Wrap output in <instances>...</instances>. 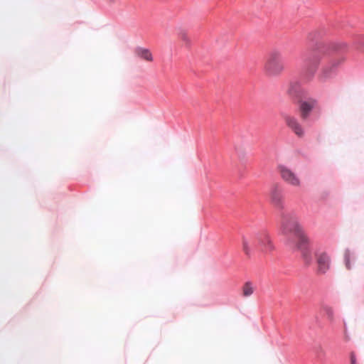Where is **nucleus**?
<instances>
[{"instance_id":"4468645a","label":"nucleus","mask_w":364,"mask_h":364,"mask_svg":"<svg viewBox=\"0 0 364 364\" xmlns=\"http://www.w3.org/2000/svg\"><path fill=\"white\" fill-rule=\"evenodd\" d=\"M242 250H243L244 253L248 257H250L252 255V246L250 245L249 240L245 237H242Z\"/></svg>"},{"instance_id":"ddd939ff","label":"nucleus","mask_w":364,"mask_h":364,"mask_svg":"<svg viewBox=\"0 0 364 364\" xmlns=\"http://www.w3.org/2000/svg\"><path fill=\"white\" fill-rule=\"evenodd\" d=\"M242 291V296L244 297H248L254 293L255 287H253V284L252 282H247L243 284Z\"/></svg>"},{"instance_id":"6ab92c4d","label":"nucleus","mask_w":364,"mask_h":364,"mask_svg":"<svg viewBox=\"0 0 364 364\" xmlns=\"http://www.w3.org/2000/svg\"><path fill=\"white\" fill-rule=\"evenodd\" d=\"M350 364H358L354 353H350Z\"/></svg>"},{"instance_id":"aec40b11","label":"nucleus","mask_w":364,"mask_h":364,"mask_svg":"<svg viewBox=\"0 0 364 364\" xmlns=\"http://www.w3.org/2000/svg\"><path fill=\"white\" fill-rule=\"evenodd\" d=\"M117 0H109V1L111 3V4H114L115 3Z\"/></svg>"},{"instance_id":"39448f33","label":"nucleus","mask_w":364,"mask_h":364,"mask_svg":"<svg viewBox=\"0 0 364 364\" xmlns=\"http://www.w3.org/2000/svg\"><path fill=\"white\" fill-rule=\"evenodd\" d=\"M317 272L318 274H326L331 267V257L325 252H319L316 254Z\"/></svg>"},{"instance_id":"2eb2a0df","label":"nucleus","mask_w":364,"mask_h":364,"mask_svg":"<svg viewBox=\"0 0 364 364\" xmlns=\"http://www.w3.org/2000/svg\"><path fill=\"white\" fill-rule=\"evenodd\" d=\"M344 261L346 269L350 270L353 269V263L355 262V258L349 251H346L344 255Z\"/></svg>"},{"instance_id":"f8f14e48","label":"nucleus","mask_w":364,"mask_h":364,"mask_svg":"<svg viewBox=\"0 0 364 364\" xmlns=\"http://www.w3.org/2000/svg\"><path fill=\"white\" fill-rule=\"evenodd\" d=\"M321 311L324 314V315L326 316L327 319L331 322L333 323L335 320V314H334V310L333 309L326 304H323L321 306Z\"/></svg>"},{"instance_id":"20e7f679","label":"nucleus","mask_w":364,"mask_h":364,"mask_svg":"<svg viewBox=\"0 0 364 364\" xmlns=\"http://www.w3.org/2000/svg\"><path fill=\"white\" fill-rule=\"evenodd\" d=\"M286 125L298 137L303 138L305 135V130L299 120L294 116L284 114L283 116Z\"/></svg>"},{"instance_id":"a211bd4d","label":"nucleus","mask_w":364,"mask_h":364,"mask_svg":"<svg viewBox=\"0 0 364 364\" xmlns=\"http://www.w3.org/2000/svg\"><path fill=\"white\" fill-rule=\"evenodd\" d=\"M348 47L347 44L346 43H338L335 45H333V49L335 50H343L346 49Z\"/></svg>"},{"instance_id":"1a4fd4ad","label":"nucleus","mask_w":364,"mask_h":364,"mask_svg":"<svg viewBox=\"0 0 364 364\" xmlns=\"http://www.w3.org/2000/svg\"><path fill=\"white\" fill-rule=\"evenodd\" d=\"M317 105V101L313 98H309L306 100H303L300 102L299 104V111L301 117L303 119H306L311 110L315 108Z\"/></svg>"},{"instance_id":"9b49d317","label":"nucleus","mask_w":364,"mask_h":364,"mask_svg":"<svg viewBox=\"0 0 364 364\" xmlns=\"http://www.w3.org/2000/svg\"><path fill=\"white\" fill-rule=\"evenodd\" d=\"M134 53L138 58L144 60L152 62L154 60L151 52L147 48L138 47L134 50Z\"/></svg>"},{"instance_id":"423d86ee","label":"nucleus","mask_w":364,"mask_h":364,"mask_svg":"<svg viewBox=\"0 0 364 364\" xmlns=\"http://www.w3.org/2000/svg\"><path fill=\"white\" fill-rule=\"evenodd\" d=\"M282 178L289 185L294 187H299L301 186V180L299 177L291 169L285 167H279Z\"/></svg>"},{"instance_id":"0eeeda50","label":"nucleus","mask_w":364,"mask_h":364,"mask_svg":"<svg viewBox=\"0 0 364 364\" xmlns=\"http://www.w3.org/2000/svg\"><path fill=\"white\" fill-rule=\"evenodd\" d=\"M271 203L279 209L284 208V197L282 195V189L277 184L272 186L269 193Z\"/></svg>"},{"instance_id":"9d476101","label":"nucleus","mask_w":364,"mask_h":364,"mask_svg":"<svg viewBox=\"0 0 364 364\" xmlns=\"http://www.w3.org/2000/svg\"><path fill=\"white\" fill-rule=\"evenodd\" d=\"M306 244V243H304V244L301 245V244H299V242H297L296 243L294 244V247H291V248L293 250L300 249L301 250V255H302V258H303L304 262L307 265H309L312 262V258H311L310 250L305 247Z\"/></svg>"},{"instance_id":"dca6fc26","label":"nucleus","mask_w":364,"mask_h":364,"mask_svg":"<svg viewBox=\"0 0 364 364\" xmlns=\"http://www.w3.org/2000/svg\"><path fill=\"white\" fill-rule=\"evenodd\" d=\"M178 37L185 46H190L191 41L186 31H179L178 33Z\"/></svg>"},{"instance_id":"6e6552de","label":"nucleus","mask_w":364,"mask_h":364,"mask_svg":"<svg viewBox=\"0 0 364 364\" xmlns=\"http://www.w3.org/2000/svg\"><path fill=\"white\" fill-rule=\"evenodd\" d=\"M255 242L261 247V250L263 252H267L274 250V245L271 238L266 232H262L258 235L255 239Z\"/></svg>"},{"instance_id":"7ed1b4c3","label":"nucleus","mask_w":364,"mask_h":364,"mask_svg":"<svg viewBox=\"0 0 364 364\" xmlns=\"http://www.w3.org/2000/svg\"><path fill=\"white\" fill-rule=\"evenodd\" d=\"M326 52V48L324 45L321 43L316 45L307 59L308 72L313 75L316 71Z\"/></svg>"},{"instance_id":"f257e3e1","label":"nucleus","mask_w":364,"mask_h":364,"mask_svg":"<svg viewBox=\"0 0 364 364\" xmlns=\"http://www.w3.org/2000/svg\"><path fill=\"white\" fill-rule=\"evenodd\" d=\"M279 232L285 237L289 247H294L297 242L301 245L308 242V239L302 233L297 219L290 213H282Z\"/></svg>"},{"instance_id":"f3484780","label":"nucleus","mask_w":364,"mask_h":364,"mask_svg":"<svg viewBox=\"0 0 364 364\" xmlns=\"http://www.w3.org/2000/svg\"><path fill=\"white\" fill-rule=\"evenodd\" d=\"M331 71V69H329L328 68H323L318 76L320 80L325 81L326 79L330 77Z\"/></svg>"},{"instance_id":"f03ea898","label":"nucleus","mask_w":364,"mask_h":364,"mask_svg":"<svg viewBox=\"0 0 364 364\" xmlns=\"http://www.w3.org/2000/svg\"><path fill=\"white\" fill-rule=\"evenodd\" d=\"M284 70V65L282 60V53L277 50L271 51L264 63L263 71L268 77H277Z\"/></svg>"}]
</instances>
